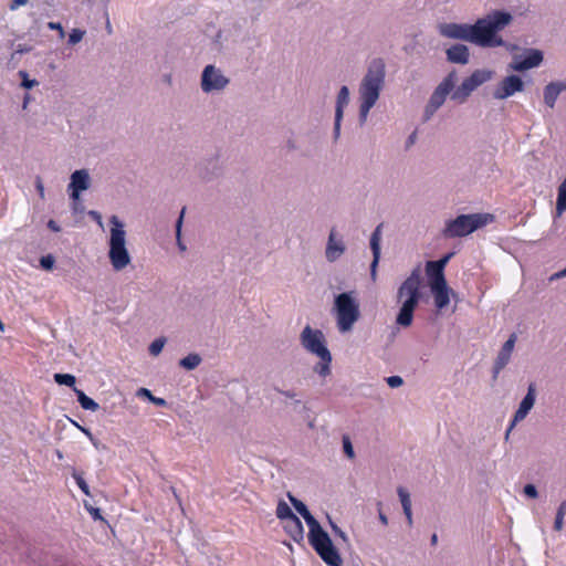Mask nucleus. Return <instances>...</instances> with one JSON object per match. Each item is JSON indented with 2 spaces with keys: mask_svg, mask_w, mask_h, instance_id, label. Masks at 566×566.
<instances>
[{
  "mask_svg": "<svg viewBox=\"0 0 566 566\" xmlns=\"http://www.w3.org/2000/svg\"><path fill=\"white\" fill-rule=\"evenodd\" d=\"M513 20L511 13L494 10L478 19L473 24L444 22L438 25L440 35L467 41L480 48L506 46V42L499 35Z\"/></svg>",
  "mask_w": 566,
  "mask_h": 566,
  "instance_id": "nucleus-1",
  "label": "nucleus"
},
{
  "mask_svg": "<svg viewBox=\"0 0 566 566\" xmlns=\"http://www.w3.org/2000/svg\"><path fill=\"white\" fill-rule=\"evenodd\" d=\"M386 64L380 57L373 59L358 86V122L364 126L370 109L376 105L385 86Z\"/></svg>",
  "mask_w": 566,
  "mask_h": 566,
  "instance_id": "nucleus-2",
  "label": "nucleus"
},
{
  "mask_svg": "<svg viewBox=\"0 0 566 566\" xmlns=\"http://www.w3.org/2000/svg\"><path fill=\"white\" fill-rule=\"evenodd\" d=\"M421 275L419 269H415L401 283L397 291V303L399 311L396 316V324L400 327H409L413 321V312L421 300Z\"/></svg>",
  "mask_w": 566,
  "mask_h": 566,
  "instance_id": "nucleus-3",
  "label": "nucleus"
},
{
  "mask_svg": "<svg viewBox=\"0 0 566 566\" xmlns=\"http://www.w3.org/2000/svg\"><path fill=\"white\" fill-rule=\"evenodd\" d=\"M109 262L115 271L124 270L132 261L130 254L126 248V231L124 222L117 217L109 218Z\"/></svg>",
  "mask_w": 566,
  "mask_h": 566,
  "instance_id": "nucleus-4",
  "label": "nucleus"
},
{
  "mask_svg": "<svg viewBox=\"0 0 566 566\" xmlns=\"http://www.w3.org/2000/svg\"><path fill=\"white\" fill-rule=\"evenodd\" d=\"M333 312L336 317L338 331L346 333L352 331L354 324L360 317L359 303L355 292H344L336 295Z\"/></svg>",
  "mask_w": 566,
  "mask_h": 566,
  "instance_id": "nucleus-5",
  "label": "nucleus"
},
{
  "mask_svg": "<svg viewBox=\"0 0 566 566\" xmlns=\"http://www.w3.org/2000/svg\"><path fill=\"white\" fill-rule=\"evenodd\" d=\"M492 220L488 213L460 214L446 221L442 235L447 239L461 238L471 234Z\"/></svg>",
  "mask_w": 566,
  "mask_h": 566,
  "instance_id": "nucleus-6",
  "label": "nucleus"
},
{
  "mask_svg": "<svg viewBox=\"0 0 566 566\" xmlns=\"http://www.w3.org/2000/svg\"><path fill=\"white\" fill-rule=\"evenodd\" d=\"M308 543L327 566H342L343 559L328 533H307Z\"/></svg>",
  "mask_w": 566,
  "mask_h": 566,
  "instance_id": "nucleus-7",
  "label": "nucleus"
},
{
  "mask_svg": "<svg viewBox=\"0 0 566 566\" xmlns=\"http://www.w3.org/2000/svg\"><path fill=\"white\" fill-rule=\"evenodd\" d=\"M493 76L494 71L492 70H475L470 76L465 77L457 88H454L451 94V99L458 104H463L479 86L491 81Z\"/></svg>",
  "mask_w": 566,
  "mask_h": 566,
  "instance_id": "nucleus-8",
  "label": "nucleus"
},
{
  "mask_svg": "<svg viewBox=\"0 0 566 566\" xmlns=\"http://www.w3.org/2000/svg\"><path fill=\"white\" fill-rule=\"evenodd\" d=\"M457 82V72L452 71L447 74L443 80L438 84V86L432 92L428 104L424 108V119H430L434 113L444 104L448 95L452 94L454 91V85Z\"/></svg>",
  "mask_w": 566,
  "mask_h": 566,
  "instance_id": "nucleus-9",
  "label": "nucleus"
},
{
  "mask_svg": "<svg viewBox=\"0 0 566 566\" xmlns=\"http://www.w3.org/2000/svg\"><path fill=\"white\" fill-rule=\"evenodd\" d=\"M229 82V78L220 69L209 64L202 71L200 87L206 94L218 93L223 91Z\"/></svg>",
  "mask_w": 566,
  "mask_h": 566,
  "instance_id": "nucleus-10",
  "label": "nucleus"
},
{
  "mask_svg": "<svg viewBox=\"0 0 566 566\" xmlns=\"http://www.w3.org/2000/svg\"><path fill=\"white\" fill-rule=\"evenodd\" d=\"M300 343L305 350L315 356L329 352L323 332L314 329L310 325H306L301 332Z\"/></svg>",
  "mask_w": 566,
  "mask_h": 566,
  "instance_id": "nucleus-11",
  "label": "nucleus"
},
{
  "mask_svg": "<svg viewBox=\"0 0 566 566\" xmlns=\"http://www.w3.org/2000/svg\"><path fill=\"white\" fill-rule=\"evenodd\" d=\"M525 90V83L521 76L510 74L504 76L495 85L492 97L496 101H504Z\"/></svg>",
  "mask_w": 566,
  "mask_h": 566,
  "instance_id": "nucleus-12",
  "label": "nucleus"
},
{
  "mask_svg": "<svg viewBox=\"0 0 566 566\" xmlns=\"http://www.w3.org/2000/svg\"><path fill=\"white\" fill-rule=\"evenodd\" d=\"M535 400H536V386L534 382H531L527 387L526 395L520 402L518 408L515 411L513 419L505 432V439H509V436H510L512 429L516 426V423L521 422L522 420H524L527 417L528 412L534 407Z\"/></svg>",
  "mask_w": 566,
  "mask_h": 566,
  "instance_id": "nucleus-13",
  "label": "nucleus"
},
{
  "mask_svg": "<svg viewBox=\"0 0 566 566\" xmlns=\"http://www.w3.org/2000/svg\"><path fill=\"white\" fill-rule=\"evenodd\" d=\"M197 176L203 182H211L221 178L224 174L222 164L217 158H205L196 165Z\"/></svg>",
  "mask_w": 566,
  "mask_h": 566,
  "instance_id": "nucleus-14",
  "label": "nucleus"
},
{
  "mask_svg": "<svg viewBox=\"0 0 566 566\" xmlns=\"http://www.w3.org/2000/svg\"><path fill=\"white\" fill-rule=\"evenodd\" d=\"M544 60L543 52L538 49H528L525 51V56H514L513 62L509 64V70L514 72H524L535 69L542 64Z\"/></svg>",
  "mask_w": 566,
  "mask_h": 566,
  "instance_id": "nucleus-15",
  "label": "nucleus"
},
{
  "mask_svg": "<svg viewBox=\"0 0 566 566\" xmlns=\"http://www.w3.org/2000/svg\"><path fill=\"white\" fill-rule=\"evenodd\" d=\"M346 251V245L343 238L336 232L333 228L329 231L326 249H325V258L328 262L333 263L337 261Z\"/></svg>",
  "mask_w": 566,
  "mask_h": 566,
  "instance_id": "nucleus-16",
  "label": "nucleus"
},
{
  "mask_svg": "<svg viewBox=\"0 0 566 566\" xmlns=\"http://www.w3.org/2000/svg\"><path fill=\"white\" fill-rule=\"evenodd\" d=\"M90 184L91 178L86 169L75 170L71 175V181L69 184V189L71 190V198L77 200L80 198V193L90 188Z\"/></svg>",
  "mask_w": 566,
  "mask_h": 566,
  "instance_id": "nucleus-17",
  "label": "nucleus"
},
{
  "mask_svg": "<svg viewBox=\"0 0 566 566\" xmlns=\"http://www.w3.org/2000/svg\"><path fill=\"white\" fill-rule=\"evenodd\" d=\"M381 228H382V226L378 224L370 235L369 243H370V249L373 252V262L370 264V276H371L373 281L376 280L377 266H378L379 259H380Z\"/></svg>",
  "mask_w": 566,
  "mask_h": 566,
  "instance_id": "nucleus-18",
  "label": "nucleus"
},
{
  "mask_svg": "<svg viewBox=\"0 0 566 566\" xmlns=\"http://www.w3.org/2000/svg\"><path fill=\"white\" fill-rule=\"evenodd\" d=\"M289 499L297 513L305 520L308 531H324L319 522L311 514L307 506L289 493Z\"/></svg>",
  "mask_w": 566,
  "mask_h": 566,
  "instance_id": "nucleus-19",
  "label": "nucleus"
},
{
  "mask_svg": "<svg viewBox=\"0 0 566 566\" xmlns=\"http://www.w3.org/2000/svg\"><path fill=\"white\" fill-rule=\"evenodd\" d=\"M566 91V82L565 81H555L548 83L544 87L543 97L544 103L549 108H554L556 101L562 92Z\"/></svg>",
  "mask_w": 566,
  "mask_h": 566,
  "instance_id": "nucleus-20",
  "label": "nucleus"
},
{
  "mask_svg": "<svg viewBox=\"0 0 566 566\" xmlns=\"http://www.w3.org/2000/svg\"><path fill=\"white\" fill-rule=\"evenodd\" d=\"M446 55L449 62L461 65L468 64L470 60L469 48L461 43L453 44L447 49Z\"/></svg>",
  "mask_w": 566,
  "mask_h": 566,
  "instance_id": "nucleus-21",
  "label": "nucleus"
},
{
  "mask_svg": "<svg viewBox=\"0 0 566 566\" xmlns=\"http://www.w3.org/2000/svg\"><path fill=\"white\" fill-rule=\"evenodd\" d=\"M430 291L432 293L434 305L438 310L444 308L450 303V292L447 282L430 284Z\"/></svg>",
  "mask_w": 566,
  "mask_h": 566,
  "instance_id": "nucleus-22",
  "label": "nucleus"
},
{
  "mask_svg": "<svg viewBox=\"0 0 566 566\" xmlns=\"http://www.w3.org/2000/svg\"><path fill=\"white\" fill-rule=\"evenodd\" d=\"M276 516L280 520L290 521L294 524L296 531H303V525L300 518L293 513L292 509L284 501H279L276 506Z\"/></svg>",
  "mask_w": 566,
  "mask_h": 566,
  "instance_id": "nucleus-23",
  "label": "nucleus"
},
{
  "mask_svg": "<svg viewBox=\"0 0 566 566\" xmlns=\"http://www.w3.org/2000/svg\"><path fill=\"white\" fill-rule=\"evenodd\" d=\"M397 493H398L399 501L402 506L403 514L408 521V525L411 526L412 525V511H411L410 493L408 492L407 489H405L402 486H399L397 489Z\"/></svg>",
  "mask_w": 566,
  "mask_h": 566,
  "instance_id": "nucleus-24",
  "label": "nucleus"
},
{
  "mask_svg": "<svg viewBox=\"0 0 566 566\" xmlns=\"http://www.w3.org/2000/svg\"><path fill=\"white\" fill-rule=\"evenodd\" d=\"M426 272L430 280L429 285L447 282L443 269L441 266H438V264H434V261L427 262Z\"/></svg>",
  "mask_w": 566,
  "mask_h": 566,
  "instance_id": "nucleus-25",
  "label": "nucleus"
},
{
  "mask_svg": "<svg viewBox=\"0 0 566 566\" xmlns=\"http://www.w3.org/2000/svg\"><path fill=\"white\" fill-rule=\"evenodd\" d=\"M317 357L319 358V361L314 366V371L321 377H326L331 374V352H326L324 355H317Z\"/></svg>",
  "mask_w": 566,
  "mask_h": 566,
  "instance_id": "nucleus-26",
  "label": "nucleus"
},
{
  "mask_svg": "<svg viewBox=\"0 0 566 566\" xmlns=\"http://www.w3.org/2000/svg\"><path fill=\"white\" fill-rule=\"evenodd\" d=\"M349 103V88L343 85L336 97L335 115L344 116V109Z\"/></svg>",
  "mask_w": 566,
  "mask_h": 566,
  "instance_id": "nucleus-27",
  "label": "nucleus"
},
{
  "mask_svg": "<svg viewBox=\"0 0 566 566\" xmlns=\"http://www.w3.org/2000/svg\"><path fill=\"white\" fill-rule=\"evenodd\" d=\"M566 211V178L562 181L557 189V199H556V218L562 217V214Z\"/></svg>",
  "mask_w": 566,
  "mask_h": 566,
  "instance_id": "nucleus-28",
  "label": "nucleus"
},
{
  "mask_svg": "<svg viewBox=\"0 0 566 566\" xmlns=\"http://www.w3.org/2000/svg\"><path fill=\"white\" fill-rule=\"evenodd\" d=\"M73 390L77 397L78 403L83 409L90 411H97L99 409V405L95 400L86 396L82 390L75 387L73 388Z\"/></svg>",
  "mask_w": 566,
  "mask_h": 566,
  "instance_id": "nucleus-29",
  "label": "nucleus"
},
{
  "mask_svg": "<svg viewBox=\"0 0 566 566\" xmlns=\"http://www.w3.org/2000/svg\"><path fill=\"white\" fill-rule=\"evenodd\" d=\"M201 357L198 354L193 353L180 359L179 366L185 368L186 370H193L201 364Z\"/></svg>",
  "mask_w": 566,
  "mask_h": 566,
  "instance_id": "nucleus-30",
  "label": "nucleus"
},
{
  "mask_svg": "<svg viewBox=\"0 0 566 566\" xmlns=\"http://www.w3.org/2000/svg\"><path fill=\"white\" fill-rule=\"evenodd\" d=\"M566 515V501H563L556 512L555 521H554V530L560 531L564 525V517Z\"/></svg>",
  "mask_w": 566,
  "mask_h": 566,
  "instance_id": "nucleus-31",
  "label": "nucleus"
},
{
  "mask_svg": "<svg viewBox=\"0 0 566 566\" xmlns=\"http://www.w3.org/2000/svg\"><path fill=\"white\" fill-rule=\"evenodd\" d=\"M137 396H139V397H147L149 399V401H151L153 403H155L157 406H160V407H164V406L167 405V401L164 398H159V397L153 396L150 390H148L147 388L138 389Z\"/></svg>",
  "mask_w": 566,
  "mask_h": 566,
  "instance_id": "nucleus-32",
  "label": "nucleus"
},
{
  "mask_svg": "<svg viewBox=\"0 0 566 566\" xmlns=\"http://www.w3.org/2000/svg\"><path fill=\"white\" fill-rule=\"evenodd\" d=\"M54 380L59 385L73 387L75 385V377L71 374H54Z\"/></svg>",
  "mask_w": 566,
  "mask_h": 566,
  "instance_id": "nucleus-33",
  "label": "nucleus"
},
{
  "mask_svg": "<svg viewBox=\"0 0 566 566\" xmlns=\"http://www.w3.org/2000/svg\"><path fill=\"white\" fill-rule=\"evenodd\" d=\"M165 344H166V338L165 337L156 338L149 345V348H148L149 354L153 355V356H158L161 353Z\"/></svg>",
  "mask_w": 566,
  "mask_h": 566,
  "instance_id": "nucleus-34",
  "label": "nucleus"
},
{
  "mask_svg": "<svg viewBox=\"0 0 566 566\" xmlns=\"http://www.w3.org/2000/svg\"><path fill=\"white\" fill-rule=\"evenodd\" d=\"M275 390L282 396L291 399L295 408L302 406L303 409H306L305 405L302 403V400L296 398L297 394L294 390H282L280 388H275Z\"/></svg>",
  "mask_w": 566,
  "mask_h": 566,
  "instance_id": "nucleus-35",
  "label": "nucleus"
},
{
  "mask_svg": "<svg viewBox=\"0 0 566 566\" xmlns=\"http://www.w3.org/2000/svg\"><path fill=\"white\" fill-rule=\"evenodd\" d=\"M18 75L22 78L21 86L30 90L39 84L36 80H30L27 71H19Z\"/></svg>",
  "mask_w": 566,
  "mask_h": 566,
  "instance_id": "nucleus-36",
  "label": "nucleus"
},
{
  "mask_svg": "<svg viewBox=\"0 0 566 566\" xmlns=\"http://www.w3.org/2000/svg\"><path fill=\"white\" fill-rule=\"evenodd\" d=\"M72 478L75 480L77 486L82 490V492L85 494V495H90V489H88V485L87 483L85 482V480L83 479L82 474L78 473L77 471H74L72 473Z\"/></svg>",
  "mask_w": 566,
  "mask_h": 566,
  "instance_id": "nucleus-37",
  "label": "nucleus"
},
{
  "mask_svg": "<svg viewBox=\"0 0 566 566\" xmlns=\"http://www.w3.org/2000/svg\"><path fill=\"white\" fill-rule=\"evenodd\" d=\"M84 34H85V31H83L81 29H73L71 31V33L69 34V43L71 45L77 44L78 42L82 41Z\"/></svg>",
  "mask_w": 566,
  "mask_h": 566,
  "instance_id": "nucleus-38",
  "label": "nucleus"
},
{
  "mask_svg": "<svg viewBox=\"0 0 566 566\" xmlns=\"http://www.w3.org/2000/svg\"><path fill=\"white\" fill-rule=\"evenodd\" d=\"M516 340H517V335L515 333H512L509 336L507 340L502 345L501 349L504 352H507L509 354L512 355Z\"/></svg>",
  "mask_w": 566,
  "mask_h": 566,
  "instance_id": "nucleus-39",
  "label": "nucleus"
},
{
  "mask_svg": "<svg viewBox=\"0 0 566 566\" xmlns=\"http://www.w3.org/2000/svg\"><path fill=\"white\" fill-rule=\"evenodd\" d=\"M284 149L287 153H293L298 149V145L296 143V138L293 134H291L289 137H286L284 142Z\"/></svg>",
  "mask_w": 566,
  "mask_h": 566,
  "instance_id": "nucleus-40",
  "label": "nucleus"
},
{
  "mask_svg": "<svg viewBox=\"0 0 566 566\" xmlns=\"http://www.w3.org/2000/svg\"><path fill=\"white\" fill-rule=\"evenodd\" d=\"M511 356L507 352L500 349L494 361L499 364V367H505L510 363Z\"/></svg>",
  "mask_w": 566,
  "mask_h": 566,
  "instance_id": "nucleus-41",
  "label": "nucleus"
},
{
  "mask_svg": "<svg viewBox=\"0 0 566 566\" xmlns=\"http://www.w3.org/2000/svg\"><path fill=\"white\" fill-rule=\"evenodd\" d=\"M343 450L349 459H353L355 457L352 441H350L349 437H347V436L343 437Z\"/></svg>",
  "mask_w": 566,
  "mask_h": 566,
  "instance_id": "nucleus-42",
  "label": "nucleus"
},
{
  "mask_svg": "<svg viewBox=\"0 0 566 566\" xmlns=\"http://www.w3.org/2000/svg\"><path fill=\"white\" fill-rule=\"evenodd\" d=\"M54 262V258L51 254L44 255L40 259V265L48 271L53 269Z\"/></svg>",
  "mask_w": 566,
  "mask_h": 566,
  "instance_id": "nucleus-43",
  "label": "nucleus"
},
{
  "mask_svg": "<svg viewBox=\"0 0 566 566\" xmlns=\"http://www.w3.org/2000/svg\"><path fill=\"white\" fill-rule=\"evenodd\" d=\"M386 382L390 388H398L402 386L403 379L400 376H389L386 378Z\"/></svg>",
  "mask_w": 566,
  "mask_h": 566,
  "instance_id": "nucleus-44",
  "label": "nucleus"
},
{
  "mask_svg": "<svg viewBox=\"0 0 566 566\" xmlns=\"http://www.w3.org/2000/svg\"><path fill=\"white\" fill-rule=\"evenodd\" d=\"M343 117L344 116L338 117V115H335L334 129H333V136H334L335 140H337L340 136V125H342Z\"/></svg>",
  "mask_w": 566,
  "mask_h": 566,
  "instance_id": "nucleus-45",
  "label": "nucleus"
},
{
  "mask_svg": "<svg viewBox=\"0 0 566 566\" xmlns=\"http://www.w3.org/2000/svg\"><path fill=\"white\" fill-rule=\"evenodd\" d=\"M524 494L527 497L536 499L538 496L537 489L534 484H526L523 489Z\"/></svg>",
  "mask_w": 566,
  "mask_h": 566,
  "instance_id": "nucleus-46",
  "label": "nucleus"
},
{
  "mask_svg": "<svg viewBox=\"0 0 566 566\" xmlns=\"http://www.w3.org/2000/svg\"><path fill=\"white\" fill-rule=\"evenodd\" d=\"M185 213H186V207H184L181 209L180 214L176 221V237H178V238H179V234H181Z\"/></svg>",
  "mask_w": 566,
  "mask_h": 566,
  "instance_id": "nucleus-47",
  "label": "nucleus"
},
{
  "mask_svg": "<svg viewBox=\"0 0 566 566\" xmlns=\"http://www.w3.org/2000/svg\"><path fill=\"white\" fill-rule=\"evenodd\" d=\"M32 50V46L25 44H18L15 51L12 53L11 59H14L17 54L29 53Z\"/></svg>",
  "mask_w": 566,
  "mask_h": 566,
  "instance_id": "nucleus-48",
  "label": "nucleus"
},
{
  "mask_svg": "<svg viewBox=\"0 0 566 566\" xmlns=\"http://www.w3.org/2000/svg\"><path fill=\"white\" fill-rule=\"evenodd\" d=\"M35 188L38 190V193H39L40 198L44 199L45 190H44V186H43V182H42L40 177H38L36 180H35Z\"/></svg>",
  "mask_w": 566,
  "mask_h": 566,
  "instance_id": "nucleus-49",
  "label": "nucleus"
},
{
  "mask_svg": "<svg viewBox=\"0 0 566 566\" xmlns=\"http://www.w3.org/2000/svg\"><path fill=\"white\" fill-rule=\"evenodd\" d=\"M48 28H49L50 30H57V31L60 32V36H61V38H63V36H64V30H63V28H62L61 23H59V22H49V23H48Z\"/></svg>",
  "mask_w": 566,
  "mask_h": 566,
  "instance_id": "nucleus-50",
  "label": "nucleus"
},
{
  "mask_svg": "<svg viewBox=\"0 0 566 566\" xmlns=\"http://www.w3.org/2000/svg\"><path fill=\"white\" fill-rule=\"evenodd\" d=\"M29 2V0H12L9 8L11 11L17 10L21 6H25Z\"/></svg>",
  "mask_w": 566,
  "mask_h": 566,
  "instance_id": "nucleus-51",
  "label": "nucleus"
},
{
  "mask_svg": "<svg viewBox=\"0 0 566 566\" xmlns=\"http://www.w3.org/2000/svg\"><path fill=\"white\" fill-rule=\"evenodd\" d=\"M452 253H448L447 255H444L442 259L438 260V261H434V264H438V266H441L443 270L447 265V263L449 262V260L452 258Z\"/></svg>",
  "mask_w": 566,
  "mask_h": 566,
  "instance_id": "nucleus-52",
  "label": "nucleus"
},
{
  "mask_svg": "<svg viewBox=\"0 0 566 566\" xmlns=\"http://www.w3.org/2000/svg\"><path fill=\"white\" fill-rule=\"evenodd\" d=\"M88 214L97 222V224L103 228V221H102V217L99 214V212L97 211H90Z\"/></svg>",
  "mask_w": 566,
  "mask_h": 566,
  "instance_id": "nucleus-53",
  "label": "nucleus"
},
{
  "mask_svg": "<svg viewBox=\"0 0 566 566\" xmlns=\"http://www.w3.org/2000/svg\"><path fill=\"white\" fill-rule=\"evenodd\" d=\"M416 139L417 133L413 132L412 134L409 135V137L406 140V149H409L416 143Z\"/></svg>",
  "mask_w": 566,
  "mask_h": 566,
  "instance_id": "nucleus-54",
  "label": "nucleus"
},
{
  "mask_svg": "<svg viewBox=\"0 0 566 566\" xmlns=\"http://www.w3.org/2000/svg\"><path fill=\"white\" fill-rule=\"evenodd\" d=\"M48 228L50 230L54 231V232H60L61 231V227L54 220H49L48 221Z\"/></svg>",
  "mask_w": 566,
  "mask_h": 566,
  "instance_id": "nucleus-55",
  "label": "nucleus"
},
{
  "mask_svg": "<svg viewBox=\"0 0 566 566\" xmlns=\"http://www.w3.org/2000/svg\"><path fill=\"white\" fill-rule=\"evenodd\" d=\"M504 367H499V364L494 361V365H493V379L495 380L500 374V371L503 369Z\"/></svg>",
  "mask_w": 566,
  "mask_h": 566,
  "instance_id": "nucleus-56",
  "label": "nucleus"
},
{
  "mask_svg": "<svg viewBox=\"0 0 566 566\" xmlns=\"http://www.w3.org/2000/svg\"><path fill=\"white\" fill-rule=\"evenodd\" d=\"M176 241H177L178 249H179L180 251H182V252H184V251H186V250H187L186 244H185V243L182 242V240H181V234H179V238H178V237H176Z\"/></svg>",
  "mask_w": 566,
  "mask_h": 566,
  "instance_id": "nucleus-57",
  "label": "nucleus"
},
{
  "mask_svg": "<svg viewBox=\"0 0 566 566\" xmlns=\"http://www.w3.org/2000/svg\"><path fill=\"white\" fill-rule=\"evenodd\" d=\"M326 518L328 520V524L332 528V531H340V528L337 526V524L332 520V517L327 514Z\"/></svg>",
  "mask_w": 566,
  "mask_h": 566,
  "instance_id": "nucleus-58",
  "label": "nucleus"
},
{
  "mask_svg": "<svg viewBox=\"0 0 566 566\" xmlns=\"http://www.w3.org/2000/svg\"><path fill=\"white\" fill-rule=\"evenodd\" d=\"M163 81H164L166 84L171 85V83H172V76H171V74H164V75H163Z\"/></svg>",
  "mask_w": 566,
  "mask_h": 566,
  "instance_id": "nucleus-59",
  "label": "nucleus"
},
{
  "mask_svg": "<svg viewBox=\"0 0 566 566\" xmlns=\"http://www.w3.org/2000/svg\"><path fill=\"white\" fill-rule=\"evenodd\" d=\"M559 279H563V275L560 274V271L552 274L551 277H549V281H555V280H559Z\"/></svg>",
  "mask_w": 566,
  "mask_h": 566,
  "instance_id": "nucleus-60",
  "label": "nucleus"
},
{
  "mask_svg": "<svg viewBox=\"0 0 566 566\" xmlns=\"http://www.w3.org/2000/svg\"><path fill=\"white\" fill-rule=\"evenodd\" d=\"M303 535H304L303 532L295 533V535L293 536V539L298 542V541L303 539Z\"/></svg>",
  "mask_w": 566,
  "mask_h": 566,
  "instance_id": "nucleus-61",
  "label": "nucleus"
},
{
  "mask_svg": "<svg viewBox=\"0 0 566 566\" xmlns=\"http://www.w3.org/2000/svg\"><path fill=\"white\" fill-rule=\"evenodd\" d=\"M379 518H380L382 525L386 526L387 525V517H386V515L382 514L381 512H379Z\"/></svg>",
  "mask_w": 566,
  "mask_h": 566,
  "instance_id": "nucleus-62",
  "label": "nucleus"
},
{
  "mask_svg": "<svg viewBox=\"0 0 566 566\" xmlns=\"http://www.w3.org/2000/svg\"><path fill=\"white\" fill-rule=\"evenodd\" d=\"M91 513H92V515L94 516V518L101 517V516H99V510H98V509H92V510H91Z\"/></svg>",
  "mask_w": 566,
  "mask_h": 566,
  "instance_id": "nucleus-63",
  "label": "nucleus"
},
{
  "mask_svg": "<svg viewBox=\"0 0 566 566\" xmlns=\"http://www.w3.org/2000/svg\"><path fill=\"white\" fill-rule=\"evenodd\" d=\"M29 101H30V95H29V94H27V95L24 96V99H23V108H27Z\"/></svg>",
  "mask_w": 566,
  "mask_h": 566,
  "instance_id": "nucleus-64",
  "label": "nucleus"
}]
</instances>
